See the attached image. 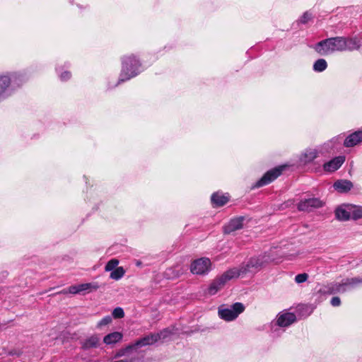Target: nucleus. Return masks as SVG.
<instances>
[{
  "label": "nucleus",
  "instance_id": "f257e3e1",
  "mask_svg": "<svg viewBox=\"0 0 362 362\" xmlns=\"http://www.w3.org/2000/svg\"><path fill=\"white\" fill-rule=\"evenodd\" d=\"M360 47V43L355 38L334 37L317 42L315 50L321 55H327L335 52L353 51Z\"/></svg>",
  "mask_w": 362,
  "mask_h": 362
},
{
  "label": "nucleus",
  "instance_id": "f03ea898",
  "mask_svg": "<svg viewBox=\"0 0 362 362\" xmlns=\"http://www.w3.org/2000/svg\"><path fill=\"white\" fill-rule=\"evenodd\" d=\"M273 261L271 257L264 253L257 257H251L247 262L243 263L239 267L232 268L237 272V278L247 274H255L264 268L269 262Z\"/></svg>",
  "mask_w": 362,
  "mask_h": 362
},
{
  "label": "nucleus",
  "instance_id": "7ed1b4c3",
  "mask_svg": "<svg viewBox=\"0 0 362 362\" xmlns=\"http://www.w3.org/2000/svg\"><path fill=\"white\" fill-rule=\"evenodd\" d=\"M122 71L118 83L129 80L141 71V64L134 54L124 56L122 61Z\"/></svg>",
  "mask_w": 362,
  "mask_h": 362
},
{
  "label": "nucleus",
  "instance_id": "20e7f679",
  "mask_svg": "<svg viewBox=\"0 0 362 362\" xmlns=\"http://www.w3.org/2000/svg\"><path fill=\"white\" fill-rule=\"evenodd\" d=\"M24 81L22 74L13 73L10 75H0V99L8 96L13 87L19 86Z\"/></svg>",
  "mask_w": 362,
  "mask_h": 362
},
{
  "label": "nucleus",
  "instance_id": "39448f33",
  "mask_svg": "<svg viewBox=\"0 0 362 362\" xmlns=\"http://www.w3.org/2000/svg\"><path fill=\"white\" fill-rule=\"evenodd\" d=\"M362 283L361 278L348 279L344 282L339 283H330L327 285L322 286L319 289V293L321 294H333L336 293H343L349 288H354L357 284Z\"/></svg>",
  "mask_w": 362,
  "mask_h": 362
},
{
  "label": "nucleus",
  "instance_id": "423d86ee",
  "mask_svg": "<svg viewBox=\"0 0 362 362\" xmlns=\"http://www.w3.org/2000/svg\"><path fill=\"white\" fill-rule=\"evenodd\" d=\"M244 310L245 307L241 303H235L230 307L221 305L218 308V315L225 321H232L236 319Z\"/></svg>",
  "mask_w": 362,
  "mask_h": 362
},
{
  "label": "nucleus",
  "instance_id": "0eeeda50",
  "mask_svg": "<svg viewBox=\"0 0 362 362\" xmlns=\"http://www.w3.org/2000/svg\"><path fill=\"white\" fill-rule=\"evenodd\" d=\"M237 272H235V270H232V269L227 270L210 284L208 288V293L209 295L216 294L225 286L227 281L234 278H237Z\"/></svg>",
  "mask_w": 362,
  "mask_h": 362
},
{
  "label": "nucleus",
  "instance_id": "6e6552de",
  "mask_svg": "<svg viewBox=\"0 0 362 362\" xmlns=\"http://www.w3.org/2000/svg\"><path fill=\"white\" fill-rule=\"evenodd\" d=\"M211 268V260L207 257H201L192 262L190 271L196 275H205L210 272Z\"/></svg>",
  "mask_w": 362,
  "mask_h": 362
},
{
  "label": "nucleus",
  "instance_id": "1a4fd4ad",
  "mask_svg": "<svg viewBox=\"0 0 362 362\" xmlns=\"http://www.w3.org/2000/svg\"><path fill=\"white\" fill-rule=\"evenodd\" d=\"M169 334L170 332L168 329H164L159 333L150 334L143 337L142 339H140L139 340L136 341L134 344V346H135V348H136L147 345H151L157 342L160 339L166 338Z\"/></svg>",
  "mask_w": 362,
  "mask_h": 362
},
{
  "label": "nucleus",
  "instance_id": "9d476101",
  "mask_svg": "<svg viewBox=\"0 0 362 362\" xmlns=\"http://www.w3.org/2000/svg\"><path fill=\"white\" fill-rule=\"evenodd\" d=\"M284 166H279L267 171L262 177L257 181L255 186L260 187L267 185L276 179L282 173Z\"/></svg>",
  "mask_w": 362,
  "mask_h": 362
},
{
  "label": "nucleus",
  "instance_id": "9b49d317",
  "mask_svg": "<svg viewBox=\"0 0 362 362\" xmlns=\"http://www.w3.org/2000/svg\"><path fill=\"white\" fill-rule=\"evenodd\" d=\"M324 202L318 198H309L300 201L298 204V209L300 211H309L314 209L320 208Z\"/></svg>",
  "mask_w": 362,
  "mask_h": 362
},
{
  "label": "nucleus",
  "instance_id": "f8f14e48",
  "mask_svg": "<svg viewBox=\"0 0 362 362\" xmlns=\"http://www.w3.org/2000/svg\"><path fill=\"white\" fill-rule=\"evenodd\" d=\"M296 320V317L293 313L283 312L276 317V325L279 327H288Z\"/></svg>",
  "mask_w": 362,
  "mask_h": 362
},
{
  "label": "nucleus",
  "instance_id": "ddd939ff",
  "mask_svg": "<svg viewBox=\"0 0 362 362\" xmlns=\"http://www.w3.org/2000/svg\"><path fill=\"white\" fill-rule=\"evenodd\" d=\"M345 161V157L339 156L335 157L327 163H325L323 165V168L325 171L332 173L338 170Z\"/></svg>",
  "mask_w": 362,
  "mask_h": 362
},
{
  "label": "nucleus",
  "instance_id": "4468645a",
  "mask_svg": "<svg viewBox=\"0 0 362 362\" xmlns=\"http://www.w3.org/2000/svg\"><path fill=\"white\" fill-rule=\"evenodd\" d=\"M351 204L341 205L336 209L335 216L337 218L339 221H348L351 218Z\"/></svg>",
  "mask_w": 362,
  "mask_h": 362
},
{
  "label": "nucleus",
  "instance_id": "2eb2a0df",
  "mask_svg": "<svg viewBox=\"0 0 362 362\" xmlns=\"http://www.w3.org/2000/svg\"><path fill=\"white\" fill-rule=\"evenodd\" d=\"M319 153L317 148H307L300 155V160L304 164L309 163L317 158Z\"/></svg>",
  "mask_w": 362,
  "mask_h": 362
},
{
  "label": "nucleus",
  "instance_id": "dca6fc26",
  "mask_svg": "<svg viewBox=\"0 0 362 362\" xmlns=\"http://www.w3.org/2000/svg\"><path fill=\"white\" fill-rule=\"evenodd\" d=\"M243 217H238L231 219L230 222L224 227V233H230L235 230L242 228L243 226Z\"/></svg>",
  "mask_w": 362,
  "mask_h": 362
},
{
  "label": "nucleus",
  "instance_id": "f3484780",
  "mask_svg": "<svg viewBox=\"0 0 362 362\" xmlns=\"http://www.w3.org/2000/svg\"><path fill=\"white\" fill-rule=\"evenodd\" d=\"M362 141V131H356L349 135L344 140L346 147H353Z\"/></svg>",
  "mask_w": 362,
  "mask_h": 362
},
{
  "label": "nucleus",
  "instance_id": "a211bd4d",
  "mask_svg": "<svg viewBox=\"0 0 362 362\" xmlns=\"http://www.w3.org/2000/svg\"><path fill=\"white\" fill-rule=\"evenodd\" d=\"M334 188L341 193L347 192L353 187V184L347 180H340L335 182L333 185Z\"/></svg>",
  "mask_w": 362,
  "mask_h": 362
},
{
  "label": "nucleus",
  "instance_id": "6ab92c4d",
  "mask_svg": "<svg viewBox=\"0 0 362 362\" xmlns=\"http://www.w3.org/2000/svg\"><path fill=\"white\" fill-rule=\"evenodd\" d=\"M123 335L119 332H114L107 334L103 338V342L107 345L114 344L122 340Z\"/></svg>",
  "mask_w": 362,
  "mask_h": 362
},
{
  "label": "nucleus",
  "instance_id": "aec40b11",
  "mask_svg": "<svg viewBox=\"0 0 362 362\" xmlns=\"http://www.w3.org/2000/svg\"><path fill=\"white\" fill-rule=\"evenodd\" d=\"M211 202L215 206H222L228 202V197L219 192H216L211 196Z\"/></svg>",
  "mask_w": 362,
  "mask_h": 362
},
{
  "label": "nucleus",
  "instance_id": "412c9836",
  "mask_svg": "<svg viewBox=\"0 0 362 362\" xmlns=\"http://www.w3.org/2000/svg\"><path fill=\"white\" fill-rule=\"evenodd\" d=\"M100 342V338L97 335H92L87 338L82 343V348L83 349H89L90 348H95L98 346Z\"/></svg>",
  "mask_w": 362,
  "mask_h": 362
},
{
  "label": "nucleus",
  "instance_id": "4be33fe9",
  "mask_svg": "<svg viewBox=\"0 0 362 362\" xmlns=\"http://www.w3.org/2000/svg\"><path fill=\"white\" fill-rule=\"evenodd\" d=\"M79 293L86 291H95L99 288L96 283H86L77 285Z\"/></svg>",
  "mask_w": 362,
  "mask_h": 362
},
{
  "label": "nucleus",
  "instance_id": "5701e85b",
  "mask_svg": "<svg viewBox=\"0 0 362 362\" xmlns=\"http://www.w3.org/2000/svg\"><path fill=\"white\" fill-rule=\"evenodd\" d=\"M341 138L338 136L332 138L331 140L325 143L321 148H324L326 151H329L330 149L333 148L337 144L340 143Z\"/></svg>",
  "mask_w": 362,
  "mask_h": 362
},
{
  "label": "nucleus",
  "instance_id": "b1692460",
  "mask_svg": "<svg viewBox=\"0 0 362 362\" xmlns=\"http://www.w3.org/2000/svg\"><path fill=\"white\" fill-rule=\"evenodd\" d=\"M327 67V64L325 59H319L313 64V69L317 72H322Z\"/></svg>",
  "mask_w": 362,
  "mask_h": 362
},
{
  "label": "nucleus",
  "instance_id": "393cba45",
  "mask_svg": "<svg viewBox=\"0 0 362 362\" xmlns=\"http://www.w3.org/2000/svg\"><path fill=\"white\" fill-rule=\"evenodd\" d=\"M125 274V271L123 267H117L115 270L112 271L110 274V278L115 280L120 279Z\"/></svg>",
  "mask_w": 362,
  "mask_h": 362
},
{
  "label": "nucleus",
  "instance_id": "a878e982",
  "mask_svg": "<svg viewBox=\"0 0 362 362\" xmlns=\"http://www.w3.org/2000/svg\"><path fill=\"white\" fill-rule=\"evenodd\" d=\"M351 218L356 220L362 217V209L351 205Z\"/></svg>",
  "mask_w": 362,
  "mask_h": 362
},
{
  "label": "nucleus",
  "instance_id": "bb28decb",
  "mask_svg": "<svg viewBox=\"0 0 362 362\" xmlns=\"http://www.w3.org/2000/svg\"><path fill=\"white\" fill-rule=\"evenodd\" d=\"M135 348L134 344L129 345L126 348L119 349L115 354V357H122L127 355L133 349Z\"/></svg>",
  "mask_w": 362,
  "mask_h": 362
},
{
  "label": "nucleus",
  "instance_id": "cd10ccee",
  "mask_svg": "<svg viewBox=\"0 0 362 362\" xmlns=\"http://www.w3.org/2000/svg\"><path fill=\"white\" fill-rule=\"evenodd\" d=\"M119 264V261L117 259H112L107 262L105 265V269L106 272H110L115 270L117 265Z\"/></svg>",
  "mask_w": 362,
  "mask_h": 362
},
{
  "label": "nucleus",
  "instance_id": "c85d7f7f",
  "mask_svg": "<svg viewBox=\"0 0 362 362\" xmlns=\"http://www.w3.org/2000/svg\"><path fill=\"white\" fill-rule=\"evenodd\" d=\"M308 274L306 273H302V274H299L296 276L295 281L297 284H302V283L305 282L308 280Z\"/></svg>",
  "mask_w": 362,
  "mask_h": 362
},
{
  "label": "nucleus",
  "instance_id": "c756f323",
  "mask_svg": "<svg viewBox=\"0 0 362 362\" xmlns=\"http://www.w3.org/2000/svg\"><path fill=\"white\" fill-rule=\"evenodd\" d=\"M62 293H71V294H77L79 293L77 285H74L69 286L67 289H64L61 291Z\"/></svg>",
  "mask_w": 362,
  "mask_h": 362
},
{
  "label": "nucleus",
  "instance_id": "7c9ffc66",
  "mask_svg": "<svg viewBox=\"0 0 362 362\" xmlns=\"http://www.w3.org/2000/svg\"><path fill=\"white\" fill-rule=\"evenodd\" d=\"M112 322V317L110 316H105L97 324V327L100 328L103 326L109 325Z\"/></svg>",
  "mask_w": 362,
  "mask_h": 362
},
{
  "label": "nucleus",
  "instance_id": "2f4dec72",
  "mask_svg": "<svg viewBox=\"0 0 362 362\" xmlns=\"http://www.w3.org/2000/svg\"><path fill=\"white\" fill-rule=\"evenodd\" d=\"M112 316L115 318H122L124 316V310L122 308H116L112 311Z\"/></svg>",
  "mask_w": 362,
  "mask_h": 362
},
{
  "label": "nucleus",
  "instance_id": "473e14b6",
  "mask_svg": "<svg viewBox=\"0 0 362 362\" xmlns=\"http://www.w3.org/2000/svg\"><path fill=\"white\" fill-rule=\"evenodd\" d=\"M311 18H312L311 14L308 12H305L303 13V15L300 18V22L301 23L305 24V23H308L311 19Z\"/></svg>",
  "mask_w": 362,
  "mask_h": 362
},
{
  "label": "nucleus",
  "instance_id": "72a5a7b5",
  "mask_svg": "<svg viewBox=\"0 0 362 362\" xmlns=\"http://www.w3.org/2000/svg\"><path fill=\"white\" fill-rule=\"evenodd\" d=\"M331 304L334 307L339 306L341 304V300L339 297H333L331 300Z\"/></svg>",
  "mask_w": 362,
  "mask_h": 362
},
{
  "label": "nucleus",
  "instance_id": "f704fd0d",
  "mask_svg": "<svg viewBox=\"0 0 362 362\" xmlns=\"http://www.w3.org/2000/svg\"><path fill=\"white\" fill-rule=\"evenodd\" d=\"M71 77V74L69 71H64L60 74V78L62 81H66Z\"/></svg>",
  "mask_w": 362,
  "mask_h": 362
},
{
  "label": "nucleus",
  "instance_id": "c9c22d12",
  "mask_svg": "<svg viewBox=\"0 0 362 362\" xmlns=\"http://www.w3.org/2000/svg\"><path fill=\"white\" fill-rule=\"evenodd\" d=\"M140 264H141V263H140L139 262H138L136 263V265H138V266H139Z\"/></svg>",
  "mask_w": 362,
  "mask_h": 362
}]
</instances>
